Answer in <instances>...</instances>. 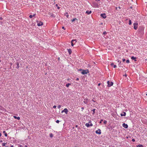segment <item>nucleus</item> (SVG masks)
<instances>
[{"label":"nucleus","mask_w":147,"mask_h":147,"mask_svg":"<svg viewBox=\"0 0 147 147\" xmlns=\"http://www.w3.org/2000/svg\"><path fill=\"white\" fill-rule=\"evenodd\" d=\"M137 147H143V146L141 144H139L138 146H137Z\"/></svg>","instance_id":"412c9836"},{"label":"nucleus","mask_w":147,"mask_h":147,"mask_svg":"<svg viewBox=\"0 0 147 147\" xmlns=\"http://www.w3.org/2000/svg\"><path fill=\"white\" fill-rule=\"evenodd\" d=\"M124 76H125V77H127V75L126 74L125 75H124Z\"/></svg>","instance_id":"37998d69"},{"label":"nucleus","mask_w":147,"mask_h":147,"mask_svg":"<svg viewBox=\"0 0 147 147\" xmlns=\"http://www.w3.org/2000/svg\"><path fill=\"white\" fill-rule=\"evenodd\" d=\"M103 121V119H101V120L100 121V123H102V121Z\"/></svg>","instance_id":"2f4dec72"},{"label":"nucleus","mask_w":147,"mask_h":147,"mask_svg":"<svg viewBox=\"0 0 147 147\" xmlns=\"http://www.w3.org/2000/svg\"><path fill=\"white\" fill-rule=\"evenodd\" d=\"M75 40H71V42H73L74 41H75Z\"/></svg>","instance_id":"ea45409f"},{"label":"nucleus","mask_w":147,"mask_h":147,"mask_svg":"<svg viewBox=\"0 0 147 147\" xmlns=\"http://www.w3.org/2000/svg\"><path fill=\"white\" fill-rule=\"evenodd\" d=\"M122 126L125 128H128V125L125 124V123H123L122 124Z\"/></svg>","instance_id":"423d86ee"},{"label":"nucleus","mask_w":147,"mask_h":147,"mask_svg":"<svg viewBox=\"0 0 147 147\" xmlns=\"http://www.w3.org/2000/svg\"><path fill=\"white\" fill-rule=\"evenodd\" d=\"M146 95L147 96V94H146Z\"/></svg>","instance_id":"052dcab7"},{"label":"nucleus","mask_w":147,"mask_h":147,"mask_svg":"<svg viewBox=\"0 0 147 147\" xmlns=\"http://www.w3.org/2000/svg\"><path fill=\"white\" fill-rule=\"evenodd\" d=\"M131 21L130 20H129V24L131 25Z\"/></svg>","instance_id":"5701e85b"},{"label":"nucleus","mask_w":147,"mask_h":147,"mask_svg":"<svg viewBox=\"0 0 147 147\" xmlns=\"http://www.w3.org/2000/svg\"><path fill=\"white\" fill-rule=\"evenodd\" d=\"M3 133L5 134V136L7 137V134L5 131H3Z\"/></svg>","instance_id":"2eb2a0df"},{"label":"nucleus","mask_w":147,"mask_h":147,"mask_svg":"<svg viewBox=\"0 0 147 147\" xmlns=\"http://www.w3.org/2000/svg\"><path fill=\"white\" fill-rule=\"evenodd\" d=\"M50 15L51 16L53 17V14L52 13H51L50 14Z\"/></svg>","instance_id":"cd10ccee"},{"label":"nucleus","mask_w":147,"mask_h":147,"mask_svg":"<svg viewBox=\"0 0 147 147\" xmlns=\"http://www.w3.org/2000/svg\"><path fill=\"white\" fill-rule=\"evenodd\" d=\"M11 147H13V146H12Z\"/></svg>","instance_id":"13d9d810"},{"label":"nucleus","mask_w":147,"mask_h":147,"mask_svg":"<svg viewBox=\"0 0 147 147\" xmlns=\"http://www.w3.org/2000/svg\"><path fill=\"white\" fill-rule=\"evenodd\" d=\"M111 66H113V65H114V64L113 63H112L111 64Z\"/></svg>","instance_id":"79ce46f5"},{"label":"nucleus","mask_w":147,"mask_h":147,"mask_svg":"<svg viewBox=\"0 0 147 147\" xmlns=\"http://www.w3.org/2000/svg\"><path fill=\"white\" fill-rule=\"evenodd\" d=\"M13 117L15 119H17L19 120L20 119V118L19 117H17L15 116H13Z\"/></svg>","instance_id":"1a4fd4ad"},{"label":"nucleus","mask_w":147,"mask_h":147,"mask_svg":"<svg viewBox=\"0 0 147 147\" xmlns=\"http://www.w3.org/2000/svg\"><path fill=\"white\" fill-rule=\"evenodd\" d=\"M95 109H93L92 110V111H93V114H94V113H95Z\"/></svg>","instance_id":"393cba45"},{"label":"nucleus","mask_w":147,"mask_h":147,"mask_svg":"<svg viewBox=\"0 0 147 147\" xmlns=\"http://www.w3.org/2000/svg\"><path fill=\"white\" fill-rule=\"evenodd\" d=\"M91 123V121H89V123Z\"/></svg>","instance_id":"603ef678"},{"label":"nucleus","mask_w":147,"mask_h":147,"mask_svg":"<svg viewBox=\"0 0 147 147\" xmlns=\"http://www.w3.org/2000/svg\"><path fill=\"white\" fill-rule=\"evenodd\" d=\"M68 52L69 54H71L72 51H71V49H68Z\"/></svg>","instance_id":"ddd939ff"},{"label":"nucleus","mask_w":147,"mask_h":147,"mask_svg":"<svg viewBox=\"0 0 147 147\" xmlns=\"http://www.w3.org/2000/svg\"><path fill=\"white\" fill-rule=\"evenodd\" d=\"M107 121L106 120H105L104 121V123L105 124H106L107 123Z\"/></svg>","instance_id":"c85d7f7f"},{"label":"nucleus","mask_w":147,"mask_h":147,"mask_svg":"<svg viewBox=\"0 0 147 147\" xmlns=\"http://www.w3.org/2000/svg\"><path fill=\"white\" fill-rule=\"evenodd\" d=\"M71 42V46H74V44H73V42Z\"/></svg>","instance_id":"4c0bfd02"},{"label":"nucleus","mask_w":147,"mask_h":147,"mask_svg":"<svg viewBox=\"0 0 147 147\" xmlns=\"http://www.w3.org/2000/svg\"><path fill=\"white\" fill-rule=\"evenodd\" d=\"M65 15L66 16L67 18H68L69 17V15L68 14V13L67 12H66L65 14Z\"/></svg>","instance_id":"dca6fc26"},{"label":"nucleus","mask_w":147,"mask_h":147,"mask_svg":"<svg viewBox=\"0 0 147 147\" xmlns=\"http://www.w3.org/2000/svg\"><path fill=\"white\" fill-rule=\"evenodd\" d=\"M138 23H135L134 24V28L135 30H137L138 28Z\"/></svg>","instance_id":"f03ea898"},{"label":"nucleus","mask_w":147,"mask_h":147,"mask_svg":"<svg viewBox=\"0 0 147 147\" xmlns=\"http://www.w3.org/2000/svg\"><path fill=\"white\" fill-rule=\"evenodd\" d=\"M56 107V106L55 105H54L53 107V108H55Z\"/></svg>","instance_id":"72a5a7b5"},{"label":"nucleus","mask_w":147,"mask_h":147,"mask_svg":"<svg viewBox=\"0 0 147 147\" xmlns=\"http://www.w3.org/2000/svg\"><path fill=\"white\" fill-rule=\"evenodd\" d=\"M82 110H83L84 109V108L83 107H82Z\"/></svg>","instance_id":"8fccbe9b"},{"label":"nucleus","mask_w":147,"mask_h":147,"mask_svg":"<svg viewBox=\"0 0 147 147\" xmlns=\"http://www.w3.org/2000/svg\"><path fill=\"white\" fill-rule=\"evenodd\" d=\"M86 13L88 14H89L92 13V11H86Z\"/></svg>","instance_id":"f8f14e48"},{"label":"nucleus","mask_w":147,"mask_h":147,"mask_svg":"<svg viewBox=\"0 0 147 147\" xmlns=\"http://www.w3.org/2000/svg\"><path fill=\"white\" fill-rule=\"evenodd\" d=\"M36 22L37 23V25L38 26H42L43 24V23L40 21H36Z\"/></svg>","instance_id":"7ed1b4c3"},{"label":"nucleus","mask_w":147,"mask_h":147,"mask_svg":"<svg viewBox=\"0 0 147 147\" xmlns=\"http://www.w3.org/2000/svg\"><path fill=\"white\" fill-rule=\"evenodd\" d=\"M93 126V124L92 123H90V126Z\"/></svg>","instance_id":"f704fd0d"},{"label":"nucleus","mask_w":147,"mask_h":147,"mask_svg":"<svg viewBox=\"0 0 147 147\" xmlns=\"http://www.w3.org/2000/svg\"><path fill=\"white\" fill-rule=\"evenodd\" d=\"M121 63V61H120V63Z\"/></svg>","instance_id":"4d7b16f0"},{"label":"nucleus","mask_w":147,"mask_h":147,"mask_svg":"<svg viewBox=\"0 0 147 147\" xmlns=\"http://www.w3.org/2000/svg\"><path fill=\"white\" fill-rule=\"evenodd\" d=\"M5 147H8V146H5Z\"/></svg>","instance_id":"680f3d73"},{"label":"nucleus","mask_w":147,"mask_h":147,"mask_svg":"<svg viewBox=\"0 0 147 147\" xmlns=\"http://www.w3.org/2000/svg\"><path fill=\"white\" fill-rule=\"evenodd\" d=\"M95 132L96 134H101V130L100 129H99L98 130H96L95 131Z\"/></svg>","instance_id":"20e7f679"},{"label":"nucleus","mask_w":147,"mask_h":147,"mask_svg":"<svg viewBox=\"0 0 147 147\" xmlns=\"http://www.w3.org/2000/svg\"><path fill=\"white\" fill-rule=\"evenodd\" d=\"M62 28L63 29H64V27H62Z\"/></svg>","instance_id":"3c124183"},{"label":"nucleus","mask_w":147,"mask_h":147,"mask_svg":"<svg viewBox=\"0 0 147 147\" xmlns=\"http://www.w3.org/2000/svg\"><path fill=\"white\" fill-rule=\"evenodd\" d=\"M61 107V106L60 105H59L57 106V108L58 109H60Z\"/></svg>","instance_id":"bb28decb"},{"label":"nucleus","mask_w":147,"mask_h":147,"mask_svg":"<svg viewBox=\"0 0 147 147\" xmlns=\"http://www.w3.org/2000/svg\"><path fill=\"white\" fill-rule=\"evenodd\" d=\"M70 85H71V84L68 83L66 84V86L67 87H68Z\"/></svg>","instance_id":"a211bd4d"},{"label":"nucleus","mask_w":147,"mask_h":147,"mask_svg":"<svg viewBox=\"0 0 147 147\" xmlns=\"http://www.w3.org/2000/svg\"><path fill=\"white\" fill-rule=\"evenodd\" d=\"M122 60L123 62H124L125 61V59H123Z\"/></svg>","instance_id":"e433bc0d"},{"label":"nucleus","mask_w":147,"mask_h":147,"mask_svg":"<svg viewBox=\"0 0 147 147\" xmlns=\"http://www.w3.org/2000/svg\"><path fill=\"white\" fill-rule=\"evenodd\" d=\"M59 121L58 120H57L56 121V122L57 123H59Z\"/></svg>","instance_id":"7c9ffc66"},{"label":"nucleus","mask_w":147,"mask_h":147,"mask_svg":"<svg viewBox=\"0 0 147 147\" xmlns=\"http://www.w3.org/2000/svg\"><path fill=\"white\" fill-rule=\"evenodd\" d=\"M63 112H64V110H63V111H62L61 113H63Z\"/></svg>","instance_id":"de8ad7c7"},{"label":"nucleus","mask_w":147,"mask_h":147,"mask_svg":"<svg viewBox=\"0 0 147 147\" xmlns=\"http://www.w3.org/2000/svg\"><path fill=\"white\" fill-rule=\"evenodd\" d=\"M29 17L30 18H32L33 17V16L32 15H30L29 16Z\"/></svg>","instance_id":"c756f323"},{"label":"nucleus","mask_w":147,"mask_h":147,"mask_svg":"<svg viewBox=\"0 0 147 147\" xmlns=\"http://www.w3.org/2000/svg\"><path fill=\"white\" fill-rule=\"evenodd\" d=\"M49 136H50V137H51V138H52V137H53V134L52 133H51L50 134Z\"/></svg>","instance_id":"4be33fe9"},{"label":"nucleus","mask_w":147,"mask_h":147,"mask_svg":"<svg viewBox=\"0 0 147 147\" xmlns=\"http://www.w3.org/2000/svg\"><path fill=\"white\" fill-rule=\"evenodd\" d=\"M35 14H34L33 15H32V16H33V17L34 16H35Z\"/></svg>","instance_id":"49530a36"},{"label":"nucleus","mask_w":147,"mask_h":147,"mask_svg":"<svg viewBox=\"0 0 147 147\" xmlns=\"http://www.w3.org/2000/svg\"><path fill=\"white\" fill-rule=\"evenodd\" d=\"M107 34V32H103V34Z\"/></svg>","instance_id":"473e14b6"},{"label":"nucleus","mask_w":147,"mask_h":147,"mask_svg":"<svg viewBox=\"0 0 147 147\" xmlns=\"http://www.w3.org/2000/svg\"><path fill=\"white\" fill-rule=\"evenodd\" d=\"M1 136V134L0 133V137Z\"/></svg>","instance_id":"09e8293b"},{"label":"nucleus","mask_w":147,"mask_h":147,"mask_svg":"<svg viewBox=\"0 0 147 147\" xmlns=\"http://www.w3.org/2000/svg\"><path fill=\"white\" fill-rule=\"evenodd\" d=\"M118 62H119V60H118Z\"/></svg>","instance_id":"6e6d98bb"},{"label":"nucleus","mask_w":147,"mask_h":147,"mask_svg":"<svg viewBox=\"0 0 147 147\" xmlns=\"http://www.w3.org/2000/svg\"><path fill=\"white\" fill-rule=\"evenodd\" d=\"M126 62L127 63H129V60H126Z\"/></svg>","instance_id":"a878e982"},{"label":"nucleus","mask_w":147,"mask_h":147,"mask_svg":"<svg viewBox=\"0 0 147 147\" xmlns=\"http://www.w3.org/2000/svg\"><path fill=\"white\" fill-rule=\"evenodd\" d=\"M88 72H87L86 70H83L82 72V74H87Z\"/></svg>","instance_id":"0eeeda50"},{"label":"nucleus","mask_w":147,"mask_h":147,"mask_svg":"<svg viewBox=\"0 0 147 147\" xmlns=\"http://www.w3.org/2000/svg\"><path fill=\"white\" fill-rule=\"evenodd\" d=\"M131 58L132 60H135L136 59V57L134 56H132L131 57Z\"/></svg>","instance_id":"6ab92c4d"},{"label":"nucleus","mask_w":147,"mask_h":147,"mask_svg":"<svg viewBox=\"0 0 147 147\" xmlns=\"http://www.w3.org/2000/svg\"><path fill=\"white\" fill-rule=\"evenodd\" d=\"M63 110H64V112H65V113L66 114H67V112H68V110H67V109L65 108Z\"/></svg>","instance_id":"9b49d317"},{"label":"nucleus","mask_w":147,"mask_h":147,"mask_svg":"<svg viewBox=\"0 0 147 147\" xmlns=\"http://www.w3.org/2000/svg\"><path fill=\"white\" fill-rule=\"evenodd\" d=\"M17 66L16 67V68L17 69H18L19 67V63L18 62L16 63Z\"/></svg>","instance_id":"4468645a"},{"label":"nucleus","mask_w":147,"mask_h":147,"mask_svg":"<svg viewBox=\"0 0 147 147\" xmlns=\"http://www.w3.org/2000/svg\"><path fill=\"white\" fill-rule=\"evenodd\" d=\"M58 9H59V7H58Z\"/></svg>","instance_id":"5fc2aeb1"},{"label":"nucleus","mask_w":147,"mask_h":147,"mask_svg":"<svg viewBox=\"0 0 147 147\" xmlns=\"http://www.w3.org/2000/svg\"><path fill=\"white\" fill-rule=\"evenodd\" d=\"M132 141L133 142H134L135 141V140L134 139H132Z\"/></svg>","instance_id":"58836bf2"},{"label":"nucleus","mask_w":147,"mask_h":147,"mask_svg":"<svg viewBox=\"0 0 147 147\" xmlns=\"http://www.w3.org/2000/svg\"><path fill=\"white\" fill-rule=\"evenodd\" d=\"M101 16L102 17L104 18H106V16L105 13L101 14Z\"/></svg>","instance_id":"6e6552de"},{"label":"nucleus","mask_w":147,"mask_h":147,"mask_svg":"<svg viewBox=\"0 0 147 147\" xmlns=\"http://www.w3.org/2000/svg\"><path fill=\"white\" fill-rule=\"evenodd\" d=\"M100 83H99V84H98V86H100Z\"/></svg>","instance_id":"c03bdc74"},{"label":"nucleus","mask_w":147,"mask_h":147,"mask_svg":"<svg viewBox=\"0 0 147 147\" xmlns=\"http://www.w3.org/2000/svg\"><path fill=\"white\" fill-rule=\"evenodd\" d=\"M6 144V143H3L2 144V146H5V145Z\"/></svg>","instance_id":"b1692460"},{"label":"nucleus","mask_w":147,"mask_h":147,"mask_svg":"<svg viewBox=\"0 0 147 147\" xmlns=\"http://www.w3.org/2000/svg\"><path fill=\"white\" fill-rule=\"evenodd\" d=\"M113 67L114 68H115L117 67V66L116 65H114Z\"/></svg>","instance_id":"c9c22d12"},{"label":"nucleus","mask_w":147,"mask_h":147,"mask_svg":"<svg viewBox=\"0 0 147 147\" xmlns=\"http://www.w3.org/2000/svg\"><path fill=\"white\" fill-rule=\"evenodd\" d=\"M85 125L87 127H88L90 126V124L88 123H86L85 124Z\"/></svg>","instance_id":"aec40b11"},{"label":"nucleus","mask_w":147,"mask_h":147,"mask_svg":"<svg viewBox=\"0 0 147 147\" xmlns=\"http://www.w3.org/2000/svg\"><path fill=\"white\" fill-rule=\"evenodd\" d=\"M56 6H58V5L57 4L56 5Z\"/></svg>","instance_id":"864d4df0"},{"label":"nucleus","mask_w":147,"mask_h":147,"mask_svg":"<svg viewBox=\"0 0 147 147\" xmlns=\"http://www.w3.org/2000/svg\"><path fill=\"white\" fill-rule=\"evenodd\" d=\"M77 20V19L76 18H74V19H72L71 20V21H72V22H73L75 20Z\"/></svg>","instance_id":"f3484780"},{"label":"nucleus","mask_w":147,"mask_h":147,"mask_svg":"<svg viewBox=\"0 0 147 147\" xmlns=\"http://www.w3.org/2000/svg\"><path fill=\"white\" fill-rule=\"evenodd\" d=\"M25 147H27V146H25Z\"/></svg>","instance_id":"bf43d9fd"},{"label":"nucleus","mask_w":147,"mask_h":147,"mask_svg":"<svg viewBox=\"0 0 147 147\" xmlns=\"http://www.w3.org/2000/svg\"><path fill=\"white\" fill-rule=\"evenodd\" d=\"M107 83L108 84L107 86L108 87H110L113 86V83L112 82H110L109 81H107Z\"/></svg>","instance_id":"f257e3e1"},{"label":"nucleus","mask_w":147,"mask_h":147,"mask_svg":"<svg viewBox=\"0 0 147 147\" xmlns=\"http://www.w3.org/2000/svg\"><path fill=\"white\" fill-rule=\"evenodd\" d=\"M126 115V113L125 112H123V113L121 114V116H125Z\"/></svg>","instance_id":"9d476101"},{"label":"nucleus","mask_w":147,"mask_h":147,"mask_svg":"<svg viewBox=\"0 0 147 147\" xmlns=\"http://www.w3.org/2000/svg\"><path fill=\"white\" fill-rule=\"evenodd\" d=\"M89 102V100L88 98L84 99V102L85 104Z\"/></svg>","instance_id":"39448f33"},{"label":"nucleus","mask_w":147,"mask_h":147,"mask_svg":"<svg viewBox=\"0 0 147 147\" xmlns=\"http://www.w3.org/2000/svg\"><path fill=\"white\" fill-rule=\"evenodd\" d=\"M0 20H2V18H1V17H0Z\"/></svg>","instance_id":"a18cd8bd"},{"label":"nucleus","mask_w":147,"mask_h":147,"mask_svg":"<svg viewBox=\"0 0 147 147\" xmlns=\"http://www.w3.org/2000/svg\"><path fill=\"white\" fill-rule=\"evenodd\" d=\"M79 80V79L78 78H77L76 79V80Z\"/></svg>","instance_id":"a19ab883"}]
</instances>
